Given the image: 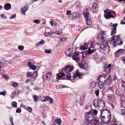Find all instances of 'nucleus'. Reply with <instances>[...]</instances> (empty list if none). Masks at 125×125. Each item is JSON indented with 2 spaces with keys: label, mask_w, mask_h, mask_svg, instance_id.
<instances>
[{
  "label": "nucleus",
  "mask_w": 125,
  "mask_h": 125,
  "mask_svg": "<svg viewBox=\"0 0 125 125\" xmlns=\"http://www.w3.org/2000/svg\"><path fill=\"white\" fill-rule=\"evenodd\" d=\"M65 40H66L65 38H62L60 39V41L62 42H64L65 41Z\"/></svg>",
  "instance_id": "obj_54"
},
{
  "label": "nucleus",
  "mask_w": 125,
  "mask_h": 125,
  "mask_svg": "<svg viewBox=\"0 0 125 125\" xmlns=\"http://www.w3.org/2000/svg\"><path fill=\"white\" fill-rule=\"evenodd\" d=\"M40 45V43L39 42H37L36 44V46H39Z\"/></svg>",
  "instance_id": "obj_62"
},
{
  "label": "nucleus",
  "mask_w": 125,
  "mask_h": 125,
  "mask_svg": "<svg viewBox=\"0 0 125 125\" xmlns=\"http://www.w3.org/2000/svg\"><path fill=\"white\" fill-rule=\"evenodd\" d=\"M109 43L115 47L117 46V44L120 45L123 44L122 41L120 40L119 35L112 36L110 39Z\"/></svg>",
  "instance_id": "obj_3"
},
{
  "label": "nucleus",
  "mask_w": 125,
  "mask_h": 125,
  "mask_svg": "<svg viewBox=\"0 0 125 125\" xmlns=\"http://www.w3.org/2000/svg\"><path fill=\"white\" fill-rule=\"evenodd\" d=\"M34 22L38 24L40 23V21L39 20H34Z\"/></svg>",
  "instance_id": "obj_52"
},
{
  "label": "nucleus",
  "mask_w": 125,
  "mask_h": 125,
  "mask_svg": "<svg viewBox=\"0 0 125 125\" xmlns=\"http://www.w3.org/2000/svg\"><path fill=\"white\" fill-rule=\"evenodd\" d=\"M45 35L46 37H49L50 36L49 32H46L45 33Z\"/></svg>",
  "instance_id": "obj_46"
},
{
  "label": "nucleus",
  "mask_w": 125,
  "mask_h": 125,
  "mask_svg": "<svg viewBox=\"0 0 125 125\" xmlns=\"http://www.w3.org/2000/svg\"><path fill=\"white\" fill-rule=\"evenodd\" d=\"M65 73H59L56 75L57 76L56 78L58 80L63 79L65 77Z\"/></svg>",
  "instance_id": "obj_12"
},
{
  "label": "nucleus",
  "mask_w": 125,
  "mask_h": 125,
  "mask_svg": "<svg viewBox=\"0 0 125 125\" xmlns=\"http://www.w3.org/2000/svg\"><path fill=\"white\" fill-rule=\"evenodd\" d=\"M24 48V46L22 45H20L18 47V49L20 51H22L23 50Z\"/></svg>",
  "instance_id": "obj_35"
},
{
  "label": "nucleus",
  "mask_w": 125,
  "mask_h": 125,
  "mask_svg": "<svg viewBox=\"0 0 125 125\" xmlns=\"http://www.w3.org/2000/svg\"><path fill=\"white\" fill-rule=\"evenodd\" d=\"M80 55H82V58L83 60V58L86 57L88 54L87 52H83L82 53H80Z\"/></svg>",
  "instance_id": "obj_26"
},
{
  "label": "nucleus",
  "mask_w": 125,
  "mask_h": 125,
  "mask_svg": "<svg viewBox=\"0 0 125 125\" xmlns=\"http://www.w3.org/2000/svg\"><path fill=\"white\" fill-rule=\"evenodd\" d=\"M11 104L14 107H16L17 106V103L15 102H12Z\"/></svg>",
  "instance_id": "obj_39"
},
{
  "label": "nucleus",
  "mask_w": 125,
  "mask_h": 125,
  "mask_svg": "<svg viewBox=\"0 0 125 125\" xmlns=\"http://www.w3.org/2000/svg\"><path fill=\"white\" fill-rule=\"evenodd\" d=\"M83 14L85 18L89 17V11L88 9H86L85 10L84 12H83Z\"/></svg>",
  "instance_id": "obj_20"
},
{
  "label": "nucleus",
  "mask_w": 125,
  "mask_h": 125,
  "mask_svg": "<svg viewBox=\"0 0 125 125\" xmlns=\"http://www.w3.org/2000/svg\"><path fill=\"white\" fill-rule=\"evenodd\" d=\"M6 63V62L4 60H1L0 62V65H1V67L5 66Z\"/></svg>",
  "instance_id": "obj_27"
},
{
  "label": "nucleus",
  "mask_w": 125,
  "mask_h": 125,
  "mask_svg": "<svg viewBox=\"0 0 125 125\" xmlns=\"http://www.w3.org/2000/svg\"><path fill=\"white\" fill-rule=\"evenodd\" d=\"M1 16L2 18H5V19H6V17L5 15L4 14H1Z\"/></svg>",
  "instance_id": "obj_56"
},
{
  "label": "nucleus",
  "mask_w": 125,
  "mask_h": 125,
  "mask_svg": "<svg viewBox=\"0 0 125 125\" xmlns=\"http://www.w3.org/2000/svg\"><path fill=\"white\" fill-rule=\"evenodd\" d=\"M53 102V99L52 98H51V99L50 100V103L51 104H52V103Z\"/></svg>",
  "instance_id": "obj_59"
},
{
  "label": "nucleus",
  "mask_w": 125,
  "mask_h": 125,
  "mask_svg": "<svg viewBox=\"0 0 125 125\" xmlns=\"http://www.w3.org/2000/svg\"><path fill=\"white\" fill-rule=\"evenodd\" d=\"M112 124H113L114 125H116V122L115 121H113L112 122Z\"/></svg>",
  "instance_id": "obj_58"
},
{
  "label": "nucleus",
  "mask_w": 125,
  "mask_h": 125,
  "mask_svg": "<svg viewBox=\"0 0 125 125\" xmlns=\"http://www.w3.org/2000/svg\"><path fill=\"white\" fill-rule=\"evenodd\" d=\"M121 86L122 87H124V89L125 88V82H123L121 83Z\"/></svg>",
  "instance_id": "obj_49"
},
{
  "label": "nucleus",
  "mask_w": 125,
  "mask_h": 125,
  "mask_svg": "<svg viewBox=\"0 0 125 125\" xmlns=\"http://www.w3.org/2000/svg\"><path fill=\"white\" fill-rule=\"evenodd\" d=\"M51 98L49 96H47L46 97L47 100L48 101H50V100L51 99Z\"/></svg>",
  "instance_id": "obj_57"
},
{
  "label": "nucleus",
  "mask_w": 125,
  "mask_h": 125,
  "mask_svg": "<svg viewBox=\"0 0 125 125\" xmlns=\"http://www.w3.org/2000/svg\"><path fill=\"white\" fill-rule=\"evenodd\" d=\"M16 111L17 113H20L21 112V110L20 108H18L16 109Z\"/></svg>",
  "instance_id": "obj_43"
},
{
  "label": "nucleus",
  "mask_w": 125,
  "mask_h": 125,
  "mask_svg": "<svg viewBox=\"0 0 125 125\" xmlns=\"http://www.w3.org/2000/svg\"><path fill=\"white\" fill-rule=\"evenodd\" d=\"M39 42L40 44L42 45L45 42L43 40H42Z\"/></svg>",
  "instance_id": "obj_53"
},
{
  "label": "nucleus",
  "mask_w": 125,
  "mask_h": 125,
  "mask_svg": "<svg viewBox=\"0 0 125 125\" xmlns=\"http://www.w3.org/2000/svg\"><path fill=\"white\" fill-rule=\"evenodd\" d=\"M17 85L18 84L17 83H13L12 84V86L14 87H15L16 86H17Z\"/></svg>",
  "instance_id": "obj_51"
},
{
  "label": "nucleus",
  "mask_w": 125,
  "mask_h": 125,
  "mask_svg": "<svg viewBox=\"0 0 125 125\" xmlns=\"http://www.w3.org/2000/svg\"><path fill=\"white\" fill-rule=\"evenodd\" d=\"M77 13L75 12H74L72 13V17L70 19L72 20H75L77 18Z\"/></svg>",
  "instance_id": "obj_19"
},
{
  "label": "nucleus",
  "mask_w": 125,
  "mask_h": 125,
  "mask_svg": "<svg viewBox=\"0 0 125 125\" xmlns=\"http://www.w3.org/2000/svg\"><path fill=\"white\" fill-rule=\"evenodd\" d=\"M96 83L94 82H92L90 84L91 87L92 88H94L96 86Z\"/></svg>",
  "instance_id": "obj_32"
},
{
  "label": "nucleus",
  "mask_w": 125,
  "mask_h": 125,
  "mask_svg": "<svg viewBox=\"0 0 125 125\" xmlns=\"http://www.w3.org/2000/svg\"><path fill=\"white\" fill-rule=\"evenodd\" d=\"M52 73H51L48 72L46 74V79L48 80H49L51 76Z\"/></svg>",
  "instance_id": "obj_23"
},
{
  "label": "nucleus",
  "mask_w": 125,
  "mask_h": 125,
  "mask_svg": "<svg viewBox=\"0 0 125 125\" xmlns=\"http://www.w3.org/2000/svg\"><path fill=\"white\" fill-rule=\"evenodd\" d=\"M30 68L32 70H35L36 69V67L35 65H32V66H30Z\"/></svg>",
  "instance_id": "obj_41"
},
{
  "label": "nucleus",
  "mask_w": 125,
  "mask_h": 125,
  "mask_svg": "<svg viewBox=\"0 0 125 125\" xmlns=\"http://www.w3.org/2000/svg\"><path fill=\"white\" fill-rule=\"evenodd\" d=\"M1 75L3 76L2 77L5 78H8V76L7 75H4V73H1Z\"/></svg>",
  "instance_id": "obj_42"
},
{
  "label": "nucleus",
  "mask_w": 125,
  "mask_h": 125,
  "mask_svg": "<svg viewBox=\"0 0 125 125\" xmlns=\"http://www.w3.org/2000/svg\"><path fill=\"white\" fill-rule=\"evenodd\" d=\"M117 23L114 24L112 25V27H113L112 31L111 32V35H114V33H115L116 32V27L117 25Z\"/></svg>",
  "instance_id": "obj_13"
},
{
  "label": "nucleus",
  "mask_w": 125,
  "mask_h": 125,
  "mask_svg": "<svg viewBox=\"0 0 125 125\" xmlns=\"http://www.w3.org/2000/svg\"><path fill=\"white\" fill-rule=\"evenodd\" d=\"M30 81V80L29 79H27L26 81V83H28Z\"/></svg>",
  "instance_id": "obj_63"
},
{
  "label": "nucleus",
  "mask_w": 125,
  "mask_h": 125,
  "mask_svg": "<svg viewBox=\"0 0 125 125\" xmlns=\"http://www.w3.org/2000/svg\"><path fill=\"white\" fill-rule=\"evenodd\" d=\"M15 94H18L19 93V91L18 90L16 89L15 91Z\"/></svg>",
  "instance_id": "obj_55"
},
{
  "label": "nucleus",
  "mask_w": 125,
  "mask_h": 125,
  "mask_svg": "<svg viewBox=\"0 0 125 125\" xmlns=\"http://www.w3.org/2000/svg\"><path fill=\"white\" fill-rule=\"evenodd\" d=\"M55 122L57 124L59 125H60L61 124V119H60L55 120Z\"/></svg>",
  "instance_id": "obj_31"
},
{
  "label": "nucleus",
  "mask_w": 125,
  "mask_h": 125,
  "mask_svg": "<svg viewBox=\"0 0 125 125\" xmlns=\"http://www.w3.org/2000/svg\"><path fill=\"white\" fill-rule=\"evenodd\" d=\"M100 47L104 53H108L109 51V47L107 42H104L101 44Z\"/></svg>",
  "instance_id": "obj_7"
},
{
  "label": "nucleus",
  "mask_w": 125,
  "mask_h": 125,
  "mask_svg": "<svg viewBox=\"0 0 125 125\" xmlns=\"http://www.w3.org/2000/svg\"><path fill=\"white\" fill-rule=\"evenodd\" d=\"M56 87L57 89H59L60 88H64V86L61 85H56Z\"/></svg>",
  "instance_id": "obj_36"
},
{
  "label": "nucleus",
  "mask_w": 125,
  "mask_h": 125,
  "mask_svg": "<svg viewBox=\"0 0 125 125\" xmlns=\"http://www.w3.org/2000/svg\"><path fill=\"white\" fill-rule=\"evenodd\" d=\"M73 52V49L72 48H69L66 50L65 53L67 56H68V57H70L72 54Z\"/></svg>",
  "instance_id": "obj_14"
},
{
  "label": "nucleus",
  "mask_w": 125,
  "mask_h": 125,
  "mask_svg": "<svg viewBox=\"0 0 125 125\" xmlns=\"http://www.w3.org/2000/svg\"><path fill=\"white\" fill-rule=\"evenodd\" d=\"M111 64H108V65L106 67V69H109L108 71L109 70V72L110 71V68L111 67Z\"/></svg>",
  "instance_id": "obj_44"
},
{
  "label": "nucleus",
  "mask_w": 125,
  "mask_h": 125,
  "mask_svg": "<svg viewBox=\"0 0 125 125\" xmlns=\"http://www.w3.org/2000/svg\"><path fill=\"white\" fill-rule=\"evenodd\" d=\"M26 109L28 110L30 113H31L32 112V109L30 107H28L27 108V109Z\"/></svg>",
  "instance_id": "obj_37"
},
{
  "label": "nucleus",
  "mask_w": 125,
  "mask_h": 125,
  "mask_svg": "<svg viewBox=\"0 0 125 125\" xmlns=\"http://www.w3.org/2000/svg\"><path fill=\"white\" fill-rule=\"evenodd\" d=\"M94 45L93 44V42L89 41L87 43H85L83 46H81L80 49L84 50L87 49L92 48L94 49Z\"/></svg>",
  "instance_id": "obj_6"
},
{
  "label": "nucleus",
  "mask_w": 125,
  "mask_h": 125,
  "mask_svg": "<svg viewBox=\"0 0 125 125\" xmlns=\"http://www.w3.org/2000/svg\"><path fill=\"white\" fill-rule=\"evenodd\" d=\"M97 5L96 3L94 4L92 6V10L93 12H96L98 10Z\"/></svg>",
  "instance_id": "obj_17"
},
{
  "label": "nucleus",
  "mask_w": 125,
  "mask_h": 125,
  "mask_svg": "<svg viewBox=\"0 0 125 125\" xmlns=\"http://www.w3.org/2000/svg\"><path fill=\"white\" fill-rule=\"evenodd\" d=\"M88 50H87L86 51L88 54H90L93 53L95 51V50L94 49H92V48H90L88 49Z\"/></svg>",
  "instance_id": "obj_25"
},
{
  "label": "nucleus",
  "mask_w": 125,
  "mask_h": 125,
  "mask_svg": "<svg viewBox=\"0 0 125 125\" xmlns=\"http://www.w3.org/2000/svg\"><path fill=\"white\" fill-rule=\"evenodd\" d=\"M33 61L31 60L28 63L27 65L30 68V66H32L33 64Z\"/></svg>",
  "instance_id": "obj_29"
},
{
  "label": "nucleus",
  "mask_w": 125,
  "mask_h": 125,
  "mask_svg": "<svg viewBox=\"0 0 125 125\" xmlns=\"http://www.w3.org/2000/svg\"><path fill=\"white\" fill-rule=\"evenodd\" d=\"M32 75V73H30V72H28L27 73V77H30Z\"/></svg>",
  "instance_id": "obj_38"
},
{
  "label": "nucleus",
  "mask_w": 125,
  "mask_h": 125,
  "mask_svg": "<svg viewBox=\"0 0 125 125\" xmlns=\"http://www.w3.org/2000/svg\"><path fill=\"white\" fill-rule=\"evenodd\" d=\"M121 114L122 115H125V110H122L121 111Z\"/></svg>",
  "instance_id": "obj_47"
},
{
  "label": "nucleus",
  "mask_w": 125,
  "mask_h": 125,
  "mask_svg": "<svg viewBox=\"0 0 125 125\" xmlns=\"http://www.w3.org/2000/svg\"><path fill=\"white\" fill-rule=\"evenodd\" d=\"M28 7L26 6L25 7H22L21 10L22 11H21L22 13L24 14V15H25V12L26 11L28 10Z\"/></svg>",
  "instance_id": "obj_22"
},
{
  "label": "nucleus",
  "mask_w": 125,
  "mask_h": 125,
  "mask_svg": "<svg viewBox=\"0 0 125 125\" xmlns=\"http://www.w3.org/2000/svg\"><path fill=\"white\" fill-rule=\"evenodd\" d=\"M44 52L46 53L49 54L51 53L52 51L51 50H48L47 49H46L44 50Z\"/></svg>",
  "instance_id": "obj_34"
},
{
  "label": "nucleus",
  "mask_w": 125,
  "mask_h": 125,
  "mask_svg": "<svg viewBox=\"0 0 125 125\" xmlns=\"http://www.w3.org/2000/svg\"><path fill=\"white\" fill-rule=\"evenodd\" d=\"M80 55L79 52H74L72 56L73 59L78 64L81 61L80 60Z\"/></svg>",
  "instance_id": "obj_10"
},
{
  "label": "nucleus",
  "mask_w": 125,
  "mask_h": 125,
  "mask_svg": "<svg viewBox=\"0 0 125 125\" xmlns=\"http://www.w3.org/2000/svg\"><path fill=\"white\" fill-rule=\"evenodd\" d=\"M71 11L70 10H67V12L66 14V15H71Z\"/></svg>",
  "instance_id": "obj_45"
},
{
  "label": "nucleus",
  "mask_w": 125,
  "mask_h": 125,
  "mask_svg": "<svg viewBox=\"0 0 125 125\" xmlns=\"http://www.w3.org/2000/svg\"><path fill=\"white\" fill-rule=\"evenodd\" d=\"M6 93V91L5 90L3 91L2 92H0V95L5 96V94Z\"/></svg>",
  "instance_id": "obj_40"
},
{
  "label": "nucleus",
  "mask_w": 125,
  "mask_h": 125,
  "mask_svg": "<svg viewBox=\"0 0 125 125\" xmlns=\"http://www.w3.org/2000/svg\"><path fill=\"white\" fill-rule=\"evenodd\" d=\"M88 61H87L85 62L84 61H81L78 64L81 68L86 70L87 69L88 66Z\"/></svg>",
  "instance_id": "obj_8"
},
{
  "label": "nucleus",
  "mask_w": 125,
  "mask_h": 125,
  "mask_svg": "<svg viewBox=\"0 0 125 125\" xmlns=\"http://www.w3.org/2000/svg\"><path fill=\"white\" fill-rule=\"evenodd\" d=\"M113 77L111 75H109L108 78H107L104 82V84L107 85H109L112 83Z\"/></svg>",
  "instance_id": "obj_11"
},
{
  "label": "nucleus",
  "mask_w": 125,
  "mask_h": 125,
  "mask_svg": "<svg viewBox=\"0 0 125 125\" xmlns=\"http://www.w3.org/2000/svg\"><path fill=\"white\" fill-rule=\"evenodd\" d=\"M101 39L102 40L101 41L102 42L105 40V38L104 36H105V35L104 32H101Z\"/></svg>",
  "instance_id": "obj_24"
},
{
  "label": "nucleus",
  "mask_w": 125,
  "mask_h": 125,
  "mask_svg": "<svg viewBox=\"0 0 125 125\" xmlns=\"http://www.w3.org/2000/svg\"><path fill=\"white\" fill-rule=\"evenodd\" d=\"M98 113L97 110L92 109L91 111L86 113L85 114V118L86 120L90 123H93L95 125H98V121L94 117Z\"/></svg>",
  "instance_id": "obj_2"
},
{
  "label": "nucleus",
  "mask_w": 125,
  "mask_h": 125,
  "mask_svg": "<svg viewBox=\"0 0 125 125\" xmlns=\"http://www.w3.org/2000/svg\"><path fill=\"white\" fill-rule=\"evenodd\" d=\"M121 24H125V21H121Z\"/></svg>",
  "instance_id": "obj_64"
},
{
  "label": "nucleus",
  "mask_w": 125,
  "mask_h": 125,
  "mask_svg": "<svg viewBox=\"0 0 125 125\" xmlns=\"http://www.w3.org/2000/svg\"><path fill=\"white\" fill-rule=\"evenodd\" d=\"M55 33L58 35L60 36L62 34V31H61L59 30L56 31Z\"/></svg>",
  "instance_id": "obj_33"
},
{
  "label": "nucleus",
  "mask_w": 125,
  "mask_h": 125,
  "mask_svg": "<svg viewBox=\"0 0 125 125\" xmlns=\"http://www.w3.org/2000/svg\"><path fill=\"white\" fill-rule=\"evenodd\" d=\"M10 120V122H12V121H13V119L12 117H10V118L9 119Z\"/></svg>",
  "instance_id": "obj_61"
},
{
  "label": "nucleus",
  "mask_w": 125,
  "mask_h": 125,
  "mask_svg": "<svg viewBox=\"0 0 125 125\" xmlns=\"http://www.w3.org/2000/svg\"><path fill=\"white\" fill-rule=\"evenodd\" d=\"M49 33H50L49 34L50 35V36L51 35L54 33L55 32H54L52 31V32H49Z\"/></svg>",
  "instance_id": "obj_60"
},
{
  "label": "nucleus",
  "mask_w": 125,
  "mask_h": 125,
  "mask_svg": "<svg viewBox=\"0 0 125 125\" xmlns=\"http://www.w3.org/2000/svg\"><path fill=\"white\" fill-rule=\"evenodd\" d=\"M94 102L93 105L96 108H97L99 110H101L103 109L104 107V101L100 99L94 100Z\"/></svg>",
  "instance_id": "obj_4"
},
{
  "label": "nucleus",
  "mask_w": 125,
  "mask_h": 125,
  "mask_svg": "<svg viewBox=\"0 0 125 125\" xmlns=\"http://www.w3.org/2000/svg\"><path fill=\"white\" fill-rule=\"evenodd\" d=\"M101 113L100 117L102 121L107 123H109L110 122L111 119V116L110 115H108L107 118H105L104 116H103L102 115V113L101 111Z\"/></svg>",
  "instance_id": "obj_9"
},
{
  "label": "nucleus",
  "mask_w": 125,
  "mask_h": 125,
  "mask_svg": "<svg viewBox=\"0 0 125 125\" xmlns=\"http://www.w3.org/2000/svg\"><path fill=\"white\" fill-rule=\"evenodd\" d=\"M124 53V51L122 49L118 50L116 53V57H118L120 55H123Z\"/></svg>",
  "instance_id": "obj_15"
},
{
  "label": "nucleus",
  "mask_w": 125,
  "mask_h": 125,
  "mask_svg": "<svg viewBox=\"0 0 125 125\" xmlns=\"http://www.w3.org/2000/svg\"><path fill=\"white\" fill-rule=\"evenodd\" d=\"M38 72V71H36L34 73H33L32 75V76L31 77V79H32L33 78V80H34L35 79L36 76L37 75Z\"/></svg>",
  "instance_id": "obj_21"
},
{
  "label": "nucleus",
  "mask_w": 125,
  "mask_h": 125,
  "mask_svg": "<svg viewBox=\"0 0 125 125\" xmlns=\"http://www.w3.org/2000/svg\"><path fill=\"white\" fill-rule=\"evenodd\" d=\"M104 16L106 19H109L111 18H115V12L113 11L107 9L104 11Z\"/></svg>",
  "instance_id": "obj_5"
},
{
  "label": "nucleus",
  "mask_w": 125,
  "mask_h": 125,
  "mask_svg": "<svg viewBox=\"0 0 125 125\" xmlns=\"http://www.w3.org/2000/svg\"><path fill=\"white\" fill-rule=\"evenodd\" d=\"M103 83L100 81H99L98 82V86L100 88L102 89L103 87Z\"/></svg>",
  "instance_id": "obj_28"
},
{
  "label": "nucleus",
  "mask_w": 125,
  "mask_h": 125,
  "mask_svg": "<svg viewBox=\"0 0 125 125\" xmlns=\"http://www.w3.org/2000/svg\"><path fill=\"white\" fill-rule=\"evenodd\" d=\"M33 97L35 102H37L38 99V97L36 95H33Z\"/></svg>",
  "instance_id": "obj_30"
},
{
  "label": "nucleus",
  "mask_w": 125,
  "mask_h": 125,
  "mask_svg": "<svg viewBox=\"0 0 125 125\" xmlns=\"http://www.w3.org/2000/svg\"><path fill=\"white\" fill-rule=\"evenodd\" d=\"M16 14H14L13 15H12L11 16H10V19H11L12 18H14L16 17Z\"/></svg>",
  "instance_id": "obj_50"
},
{
  "label": "nucleus",
  "mask_w": 125,
  "mask_h": 125,
  "mask_svg": "<svg viewBox=\"0 0 125 125\" xmlns=\"http://www.w3.org/2000/svg\"><path fill=\"white\" fill-rule=\"evenodd\" d=\"M11 8V5L9 3H7L5 4L4 5V9L6 10H8L10 9Z\"/></svg>",
  "instance_id": "obj_16"
},
{
  "label": "nucleus",
  "mask_w": 125,
  "mask_h": 125,
  "mask_svg": "<svg viewBox=\"0 0 125 125\" xmlns=\"http://www.w3.org/2000/svg\"><path fill=\"white\" fill-rule=\"evenodd\" d=\"M99 93V90H96L95 92V94L96 95L98 96Z\"/></svg>",
  "instance_id": "obj_48"
},
{
  "label": "nucleus",
  "mask_w": 125,
  "mask_h": 125,
  "mask_svg": "<svg viewBox=\"0 0 125 125\" xmlns=\"http://www.w3.org/2000/svg\"><path fill=\"white\" fill-rule=\"evenodd\" d=\"M85 20L86 21L87 25H90L92 24V21L90 18L89 17L85 18Z\"/></svg>",
  "instance_id": "obj_18"
},
{
  "label": "nucleus",
  "mask_w": 125,
  "mask_h": 125,
  "mask_svg": "<svg viewBox=\"0 0 125 125\" xmlns=\"http://www.w3.org/2000/svg\"><path fill=\"white\" fill-rule=\"evenodd\" d=\"M73 66L71 65H69L65 67L64 73L65 74L66 78L70 80H74L76 76L78 77L80 79H82L83 74L78 72L77 70L75 74L73 73L71 74L70 72L73 70Z\"/></svg>",
  "instance_id": "obj_1"
}]
</instances>
